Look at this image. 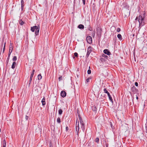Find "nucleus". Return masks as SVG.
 <instances>
[{"mask_svg": "<svg viewBox=\"0 0 147 147\" xmlns=\"http://www.w3.org/2000/svg\"><path fill=\"white\" fill-rule=\"evenodd\" d=\"M24 6V5H21V9L22 11H23V10Z\"/></svg>", "mask_w": 147, "mask_h": 147, "instance_id": "obj_33", "label": "nucleus"}, {"mask_svg": "<svg viewBox=\"0 0 147 147\" xmlns=\"http://www.w3.org/2000/svg\"><path fill=\"white\" fill-rule=\"evenodd\" d=\"M101 61L102 62H104L105 61V59L103 57H101L100 59Z\"/></svg>", "mask_w": 147, "mask_h": 147, "instance_id": "obj_25", "label": "nucleus"}, {"mask_svg": "<svg viewBox=\"0 0 147 147\" xmlns=\"http://www.w3.org/2000/svg\"><path fill=\"white\" fill-rule=\"evenodd\" d=\"M106 147H108L106 146Z\"/></svg>", "mask_w": 147, "mask_h": 147, "instance_id": "obj_53", "label": "nucleus"}, {"mask_svg": "<svg viewBox=\"0 0 147 147\" xmlns=\"http://www.w3.org/2000/svg\"><path fill=\"white\" fill-rule=\"evenodd\" d=\"M6 142L5 139H4L3 140V147H6Z\"/></svg>", "mask_w": 147, "mask_h": 147, "instance_id": "obj_16", "label": "nucleus"}, {"mask_svg": "<svg viewBox=\"0 0 147 147\" xmlns=\"http://www.w3.org/2000/svg\"><path fill=\"white\" fill-rule=\"evenodd\" d=\"M94 35H95V33H94V34H93V37H94Z\"/></svg>", "mask_w": 147, "mask_h": 147, "instance_id": "obj_48", "label": "nucleus"}, {"mask_svg": "<svg viewBox=\"0 0 147 147\" xmlns=\"http://www.w3.org/2000/svg\"><path fill=\"white\" fill-rule=\"evenodd\" d=\"M89 69H90V66L89 67Z\"/></svg>", "mask_w": 147, "mask_h": 147, "instance_id": "obj_52", "label": "nucleus"}, {"mask_svg": "<svg viewBox=\"0 0 147 147\" xmlns=\"http://www.w3.org/2000/svg\"><path fill=\"white\" fill-rule=\"evenodd\" d=\"M19 23L21 25H23L24 24V22L22 20L20 21Z\"/></svg>", "mask_w": 147, "mask_h": 147, "instance_id": "obj_28", "label": "nucleus"}, {"mask_svg": "<svg viewBox=\"0 0 147 147\" xmlns=\"http://www.w3.org/2000/svg\"><path fill=\"white\" fill-rule=\"evenodd\" d=\"M32 78H31V77H30V79L29 81V82L31 83V81L32 80Z\"/></svg>", "mask_w": 147, "mask_h": 147, "instance_id": "obj_39", "label": "nucleus"}, {"mask_svg": "<svg viewBox=\"0 0 147 147\" xmlns=\"http://www.w3.org/2000/svg\"><path fill=\"white\" fill-rule=\"evenodd\" d=\"M78 116L80 124L81 125L83 126V120H82V119L80 115H78Z\"/></svg>", "mask_w": 147, "mask_h": 147, "instance_id": "obj_11", "label": "nucleus"}, {"mask_svg": "<svg viewBox=\"0 0 147 147\" xmlns=\"http://www.w3.org/2000/svg\"><path fill=\"white\" fill-rule=\"evenodd\" d=\"M103 90L104 91V92L105 93L107 94L109 98V100L113 102V100L112 97H111V96L110 94L108 92V91H107V90L106 88H104Z\"/></svg>", "mask_w": 147, "mask_h": 147, "instance_id": "obj_4", "label": "nucleus"}, {"mask_svg": "<svg viewBox=\"0 0 147 147\" xmlns=\"http://www.w3.org/2000/svg\"><path fill=\"white\" fill-rule=\"evenodd\" d=\"M65 129H66V131H67L69 130V128L67 126H66V127Z\"/></svg>", "mask_w": 147, "mask_h": 147, "instance_id": "obj_38", "label": "nucleus"}, {"mask_svg": "<svg viewBox=\"0 0 147 147\" xmlns=\"http://www.w3.org/2000/svg\"><path fill=\"white\" fill-rule=\"evenodd\" d=\"M146 126L145 127L146 129V135H147V125H146Z\"/></svg>", "mask_w": 147, "mask_h": 147, "instance_id": "obj_35", "label": "nucleus"}, {"mask_svg": "<svg viewBox=\"0 0 147 147\" xmlns=\"http://www.w3.org/2000/svg\"><path fill=\"white\" fill-rule=\"evenodd\" d=\"M92 109L94 113H95L96 112V108L95 106H92Z\"/></svg>", "mask_w": 147, "mask_h": 147, "instance_id": "obj_12", "label": "nucleus"}, {"mask_svg": "<svg viewBox=\"0 0 147 147\" xmlns=\"http://www.w3.org/2000/svg\"><path fill=\"white\" fill-rule=\"evenodd\" d=\"M17 57L16 56H14L12 60L13 61H15L17 60Z\"/></svg>", "mask_w": 147, "mask_h": 147, "instance_id": "obj_24", "label": "nucleus"}, {"mask_svg": "<svg viewBox=\"0 0 147 147\" xmlns=\"http://www.w3.org/2000/svg\"><path fill=\"white\" fill-rule=\"evenodd\" d=\"M24 1L23 0H21V5H24Z\"/></svg>", "mask_w": 147, "mask_h": 147, "instance_id": "obj_32", "label": "nucleus"}, {"mask_svg": "<svg viewBox=\"0 0 147 147\" xmlns=\"http://www.w3.org/2000/svg\"><path fill=\"white\" fill-rule=\"evenodd\" d=\"M135 85L136 86H138V84L137 82H136L135 83Z\"/></svg>", "mask_w": 147, "mask_h": 147, "instance_id": "obj_41", "label": "nucleus"}, {"mask_svg": "<svg viewBox=\"0 0 147 147\" xmlns=\"http://www.w3.org/2000/svg\"><path fill=\"white\" fill-rule=\"evenodd\" d=\"M103 52L104 53L108 55H110L111 54L110 52L107 49H105L104 50Z\"/></svg>", "mask_w": 147, "mask_h": 147, "instance_id": "obj_7", "label": "nucleus"}, {"mask_svg": "<svg viewBox=\"0 0 147 147\" xmlns=\"http://www.w3.org/2000/svg\"><path fill=\"white\" fill-rule=\"evenodd\" d=\"M94 35H95V33H94V34H93V37H94Z\"/></svg>", "mask_w": 147, "mask_h": 147, "instance_id": "obj_49", "label": "nucleus"}, {"mask_svg": "<svg viewBox=\"0 0 147 147\" xmlns=\"http://www.w3.org/2000/svg\"><path fill=\"white\" fill-rule=\"evenodd\" d=\"M39 29V26H35L31 27L30 30L32 32H34L35 31V34L36 35H38Z\"/></svg>", "mask_w": 147, "mask_h": 147, "instance_id": "obj_1", "label": "nucleus"}, {"mask_svg": "<svg viewBox=\"0 0 147 147\" xmlns=\"http://www.w3.org/2000/svg\"><path fill=\"white\" fill-rule=\"evenodd\" d=\"M5 43L4 47L3 48V53L4 52V51L5 49Z\"/></svg>", "mask_w": 147, "mask_h": 147, "instance_id": "obj_34", "label": "nucleus"}, {"mask_svg": "<svg viewBox=\"0 0 147 147\" xmlns=\"http://www.w3.org/2000/svg\"><path fill=\"white\" fill-rule=\"evenodd\" d=\"M128 12H127V15H129L130 12L129 11V10H128Z\"/></svg>", "mask_w": 147, "mask_h": 147, "instance_id": "obj_42", "label": "nucleus"}, {"mask_svg": "<svg viewBox=\"0 0 147 147\" xmlns=\"http://www.w3.org/2000/svg\"><path fill=\"white\" fill-rule=\"evenodd\" d=\"M117 37L120 40L122 39V36L121 34H119L117 35Z\"/></svg>", "mask_w": 147, "mask_h": 147, "instance_id": "obj_20", "label": "nucleus"}, {"mask_svg": "<svg viewBox=\"0 0 147 147\" xmlns=\"http://www.w3.org/2000/svg\"><path fill=\"white\" fill-rule=\"evenodd\" d=\"M92 51L91 47H89L88 48L87 55H89Z\"/></svg>", "mask_w": 147, "mask_h": 147, "instance_id": "obj_8", "label": "nucleus"}, {"mask_svg": "<svg viewBox=\"0 0 147 147\" xmlns=\"http://www.w3.org/2000/svg\"><path fill=\"white\" fill-rule=\"evenodd\" d=\"M83 29H84V25H83Z\"/></svg>", "mask_w": 147, "mask_h": 147, "instance_id": "obj_51", "label": "nucleus"}, {"mask_svg": "<svg viewBox=\"0 0 147 147\" xmlns=\"http://www.w3.org/2000/svg\"><path fill=\"white\" fill-rule=\"evenodd\" d=\"M136 99L137 100H138V97L137 95H136Z\"/></svg>", "mask_w": 147, "mask_h": 147, "instance_id": "obj_45", "label": "nucleus"}, {"mask_svg": "<svg viewBox=\"0 0 147 147\" xmlns=\"http://www.w3.org/2000/svg\"><path fill=\"white\" fill-rule=\"evenodd\" d=\"M57 122L58 123H61V119L59 117H58L57 119Z\"/></svg>", "mask_w": 147, "mask_h": 147, "instance_id": "obj_22", "label": "nucleus"}, {"mask_svg": "<svg viewBox=\"0 0 147 147\" xmlns=\"http://www.w3.org/2000/svg\"><path fill=\"white\" fill-rule=\"evenodd\" d=\"M78 126H79V121L78 119H77L76 121V127H77Z\"/></svg>", "mask_w": 147, "mask_h": 147, "instance_id": "obj_18", "label": "nucleus"}, {"mask_svg": "<svg viewBox=\"0 0 147 147\" xmlns=\"http://www.w3.org/2000/svg\"><path fill=\"white\" fill-rule=\"evenodd\" d=\"M9 57H9V56H8V57L7 58V60L6 61V63L7 64V65L8 64V62H9Z\"/></svg>", "mask_w": 147, "mask_h": 147, "instance_id": "obj_23", "label": "nucleus"}, {"mask_svg": "<svg viewBox=\"0 0 147 147\" xmlns=\"http://www.w3.org/2000/svg\"><path fill=\"white\" fill-rule=\"evenodd\" d=\"M85 0H83V4H85Z\"/></svg>", "mask_w": 147, "mask_h": 147, "instance_id": "obj_44", "label": "nucleus"}, {"mask_svg": "<svg viewBox=\"0 0 147 147\" xmlns=\"http://www.w3.org/2000/svg\"><path fill=\"white\" fill-rule=\"evenodd\" d=\"M13 47H9V53H8V56H9V57H10V55L12 52V50H13Z\"/></svg>", "mask_w": 147, "mask_h": 147, "instance_id": "obj_9", "label": "nucleus"}, {"mask_svg": "<svg viewBox=\"0 0 147 147\" xmlns=\"http://www.w3.org/2000/svg\"><path fill=\"white\" fill-rule=\"evenodd\" d=\"M99 138H96L95 140V141L97 143H98V142H99Z\"/></svg>", "mask_w": 147, "mask_h": 147, "instance_id": "obj_26", "label": "nucleus"}, {"mask_svg": "<svg viewBox=\"0 0 147 147\" xmlns=\"http://www.w3.org/2000/svg\"><path fill=\"white\" fill-rule=\"evenodd\" d=\"M16 62H13V63L12 65L11 66V68L12 69H13L15 68L16 65Z\"/></svg>", "mask_w": 147, "mask_h": 147, "instance_id": "obj_14", "label": "nucleus"}, {"mask_svg": "<svg viewBox=\"0 0 147 147\" xmlns=\"http://www.w3.org/2000/svg\"><path fill=\"white\" fill-rule=\"evenodd\" d=\"M138 17H136V19H135V20H137V19H138Z\"/></svg>", "mask_w": 147, "mask_h": 147, "instance_id": "obj_46", "label": "nucleus"}, {"mask_svg": "<svg viewBox=\"0 0 147 147\" xmlns=\"http://www.w3.org/2000/svg\"><path fill=\"white\" fill-rule=\"evenodd\" d=\"M63 113V111L61 109H60L58 111L59 114L60 115H61Z\"/></svg>", "mask_w": 147, "mask_h": 147, "instance_id": "obj_19", "label": "nucleus"}, {"mask_svg": "<svg viewBox=\"0 0 147 147\" xmlns=\"http://www.w3.org/2000/svg\"><path fill=\"white\" fill-rule=\"evenodd\" d=\"M87 72H88V74H90L91 73V70L90 69H89V70H88Z\"/></svg>", "mask_w": 147, "mask_h": 147, "instance_id": "obj_31", "label": "nucleus"}, {"mask_svg": "<svg viewBox=\"0 0 147 147\" xmlns=\"http://www.w3.org/2000/svg\"><path fill=\"white\" fill-rule=\"evenodd\" d=\"M90 79V78H88L86 79V82H89Z\"/></svg>", "mask_w": 147, "mask_h": 147, "instance_id": "obj_36", "label": "nucleus"}, {"mask_svg": "<svg viewBox=\"0 0 147 147\" xmlns=\"http://www.w3.org/2000/svg\"><path fill=\"white\" fill-rule=\"evenodd\" d=\"M30 84H31V83L30 82H29V83H28V86H29Z\"/></svg>", "mask_w": 147, "mask_h": 147, "instance_id": "obj_47", "label": "nucleus"}, {"mask_svg": "<svg viewBox=\"0 0 147 147\" xmlns=\"http://www.w3.org/2000/svg\"><path fill=\"white\" fill-rule=\"evenodd\" d=\"M61 95L62 97L63 98L65 97L66 95V92L64 91H62L61 93Z\"/></svg>", "mask_w": 147, "mask_h": 147, "instance_id": "obj_6", "label": "nucleus"}, {"mask_svg": "<svg viewBox=\"0 0 147 147\" xmlns=\"http://www.w3.org/2000/svg\"><path fill=\"white\" fill-rule=\"evenodd\" d=\"M74 55L75 57H78V54L77 53L75 52L74 53Z\"/></svg>", "mask_w": 147, "mask_h": 147, "instance_id": "obj_29", "label": "nucleus"}, {"mask_svg": "<svg viewBox=\"0 0 147 147\" xmlns=\"http://www.w3.org/2000/svg\"><path fill=\"white\" fill-rule=\"evenodd\" d=\"M41 102L42 103V105L43 106H44L45 105V104H46L45 98L44 97L42 99Z\"/></svg>", "mask_w": 147, "mask_h": 147, "instance_id": "obj_10", "label": "nucleus"}, {"mask_svg": "<svg viewBox=\"0 0 147 147\" xmlns=\"http://www.w3.org/2000/svg\"><path fill=\"white\" fill-rule=\"evenodd\" d=\"M28 116H27V115L26 116V120H28Z\"/></svg>", "mask_w": 147, "mask_h": 147, "instance_id": "obj_40", "label": "nucleus"}, {"mask_svg": "<svg viewBox=\"0 0 147 147\" xmlns=\"http://www.w3.org/2000/svg\"><path fill=\"white\" fill-rule=\"evenodd\" d=\"M34 71H35V70L34 69H33L32 70V72L31 73V74L30 76V77H31V78H32L33 77V75L34 74Z\"/></svg>", "mask_w": 147, "mask_h": 147, "instance_id": "obj_17", "label": "nucleus"}, {"mask_svg": "<svg viewBox=\"0 0 147 147\" xmlns=\"http://www.w3.org/2000/svg\"><path fill=\"white\" fill-rule=\"evenodd\" d=\"M97 34L98 37L100 38L101 36L102 29L101 28L98 27L97 28Z\"/></svg>", "mask_w": 147, "mask_h": 147, "instance_id": "obj_3", "label": "nucleus"}, {"mask_svg": "<svg viewBox=\"0 0 147 147\" xmlns=\"http://www.w3.org/2000/svg\"><path fill=\"white\" fill-rule=\"evenodd\" d=\"M121 30V29L120 28H117V32H119Z\"/></svg>", "mask_w": 147, "mask_h": 147, "instance_id": "obj_37", "label": "nucleus"}, {"mask_svg": "<svg viewBox=\"0 0 147 147\" xmlns=\"http://www.w3.org/2000/svg\"><path fill=\"white\" fill-rule=\"evenodd\" d=\"M59 81H61L62 80V77L61 76L59 78Z\"/></svg>", "mask_w": 147, "mask_h": 147, "instance_id": "obj_30", "label": "nucleus"}, {"mask_svg": "<svg viewBox=\"0 0 147 147\" xmlns=\"http://www.w3.org/2000/svg\"><path fill=\"white\" fill-rule=\"evenodd\" d=\"M42 78V76L41 74L38 75V80H40Z\"/></svg>", "mask_w": 147, "mask_h": 147, "instance_id": "obj_15", "label": "nucleus"}, {"mask_svg": "<svg viewBox=\"0 0 147 147\" xmlns=\"http://www.w3.org/2000/svg\"><path fill=\"white\" fill-rule=\"evenodd\" d=\"M79 126H78L77 127H76V133H77V135H78L79 131Z\"/></svg>", "mask_w": 147, "mask_h": 147, "instance_id": "obj_13", "label": "nucleus"}, {"mask_svg": "<svg viewBox=\"0 0 147 147\" xmlns=\"http://www.w3.org/2000/svg\"><path fill=\"white\" fill-rule=\"evenodd\" d=\"M86 40L89 44H91L92 42V39L91 36H88L86 38Z\"/></svg>", "mask_w": 147, "mask_h": 147, "instance_id": "obj_5", "label": "nucleus"}, {"mask_svg": "<svg viewBox=\"0 0 147 147\" xmlns=\"http://www.w3.org/2000/svg\"><path fill=\"white\" fill-rule=\"evenodd\" d=\"M50 147H53V146L52 144H50Z\"/></svg>", "mask_w": 147, "mask_h": 147, "instance_id": "obj_43", "label": "nucleus"}, {"mask_svg": "<svg viewBox=\"0 0 147 147\" xmlns=\"http://www.w3.org/2000/svg\"><path fill=\"white\" fill-rule=\"evenodd\" d=\"M102 57L105 58H107L108 57V56L107 55H105L104 54H102Z\"/></svg>", "mask_w": 147, "mask_h": 147, "instance_id": "obj_27", "label": "nucleus"}, {"mask_svg": "<svg viewBox=\"0 0 147 147\" xmlns=\"http://www.w3.org/2000/svg\"><path fill=\"white\" fill-rule=\"evenodd\" d=\"M78 28L79 29H83V25L81 24L79 25Z\"/></svg>", "mask_w": 147, "mask_h": 147, "instance_id": "obj_21", "label": "nucleus"}, {"mask_svg": "<svg viewBox=\"0 0 147 147\" xmlns=\"http://www.w3.org/2000/svg\"><path fill=\"white\" fill-rule=\"evenodd\" d=\"M12 47V45H11V46L10 45V47Z\"/></svg>", "mask_w": 147, "mask_h": 147, "instance_id": "obj_50", "label": "nucleus"}, {"mask_svg": "<svg viewBox=\"0 0 147 147\" xmlns=\"http://www.w3.org/2000/svg\"><path fill=\"white\" fill-rule=\"evenodd\" d=\"M144 18L141 16H139L138 18V22L139 23L140 26H142L144 24L143 22Z\"/></svg>", "mask_w": 147, "mask_h": 147, "instance_id": "obj_2", "label": "nucleus"}]
</instances>
